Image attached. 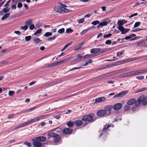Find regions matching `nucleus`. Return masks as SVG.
<instances>
[{"instance_id":"nucleus-24","label":"nucleus","mask_w":147,"mask_h":147,"mask_svg":"<svg viewBox=\"0 0 147 147\" xmlns=\"http://www.w3.org/2000/svg\"><path fill=\"white\" fill-rule=\"evenodd\" d=\"M141 103V102L140 99V97H139L137 100H136V102L135 103V106L136 107H138L140 105Z\"/></svg>"},{"instance_id":"nucleus-45","label":"nucleus","mask_w":147,"mask_h":147,"mask_svg":"<svg viewBox=\"0 0 147 147\" xmlns=\"http://www.w3.org/2000/svg\"><path fill=\"white\" fill-rule=\"evenodd\" d=\"M117 23L119 26H122L124 24L121 20H118Z\"/></svg>"},{"instance_id":"nucleus-19","label":"nucleus","mask_w":147,"mask_h":147,"mask_svg":"<svg viewBox=\"0 0 147 147\" xmlns=\"http://www.w3.org/2000/svg\"><path fill=\"white\" fill-rule=\"evenodd\" d=\"M107 24V22L106 21H103L102 22H100L99 24L97 26L98 28H99L103 26H106Z\"/></svg>"},{"instance_id":"nucleus-56","label":"nucleus","mask_w":147,"mask_h":147,"mask_svg":"<svg viewBox=\"0 0 147 147\" xmlns=\"http://www.w3.org/2000/svg\"><path fill=\"white\" fill-rule=\"evenodd\" d=\"M28 28V26L26 25H25L24 26H22L21 27V28L24 30H26Z\"/></svg>"},{"instance_id":"nucleus-17","label":"nucleus","mask_w":147,"mask_h":147,"mask_svg":"<svg viewBox=\"0 0 147 147\" xmlns=\"http://www.w3.org/2000/svg\"><path fill=\"white\" fill-rule=\"evenodd\" d=\"M136 102V99L134 98H132L128 100L127 104L129 105H132Z\"/></svg>"},{"instance_id":"nucleus-34","label":"nucleus","mask_w":147,"mask_h":147,"mask_svg":"<svg viewBox=\"0 0 147 147\" xmlns=\"http://www.w3.org/2000/svg\"><path fill=\"white\" fill-rule=\"evenodd\" d=\"M32 21L31 19H29L27 20L25 23V25L26 26H29L32 24Z\"/></svg>"},{"instance_id":"nucleus-5","label":"nucleus","mask_w":147,"mask_h":147,"mask_svg":"<svg viewBox=\"0 0 147 147\" xmlns=\"http://www.w3.org/2000/svg\"><path fill=\"white\" fill-rule=\"evenodd\" d=\"M90 53L94 54V56L100 55V49L93 48L90 50Z\"/></svg>"},{"instance_id":"nucleus-4","label":"nucleus","mask_w":147,"mask_h":147,"mask_svg":"<svg viewBox=\"0 0 147 147\" xmlns=\"http://www.w3.org/2000/svg\"><path fill=\"white\" fill-rule=\"evenodd\" d=\"M111 126L110 125H106L104 127L102 131V132L100 136L103 135L107 134L110 131V130L108 129V128Z\"/></svg>"},{"instance_id":"nucleus-13","label":"nucleus","mask_w":147,"mask_h":147,"mask_svg":"<svg viewBox=\"0 0 147 147\" xmlns=\"http://www.w3.org/2000/svg\"><path fill=\"white\" fill-rule=\"evenodd\" d=\"M70 58H68L63 60L59 61L56 62L54 63L55 65H57L59 64H60L63 63H64L66 62L67 61L71 59Z\"/></svg>"},{"instance_id":"nucleus-8","label":"nucleus","mask_w":147,"mask_h":147,"mask_svg":"<svg viewBox=\"0 0 147 147\" xmlns=\"http://www.w3.org/2000/svg\"><path fill=\"white\" fill-rule=\"evenodd\" d=\"M129 91L127 90L123 91L115 96L113 97V98L117 97H122L127 93Z\"/></svg>"},{"instance_id":"nucleus-9","label":"nucleus","mask_w":147,"mask_h":147,"mask_svg":"<svg viewBox=\"0 0 147 147\" xmlns=\"http://www.w3.org/2000/svg\"><path fill=\"white\" fill-rule=\"evenodd\" d=\"M97 114L98 116L100 117H102L107 114V112L104 110L101 109L97 111Z\"/></svg>"},{"instance_id":"nucleus-39","label":"nucleus","mask_w":147,"mask_h":147,"mask_svg":"<svg viewBox=\"0 0 147 147\" xmlns=\"http://www.w3.org/2000/svg\"><path fill=\"white\" fill-rule=\"evenodd\" d=\"M56 37H57V36L55 35H54L53 36L49 37L48 38V41H51L55 39L56 38Z\"/></svg>"},{"instance_id":"nucleus-11","label":"nucleus","mask_w":147,"mask_h":147,"mask_svg":"<svg viewBox=\"0 0 147 147\" xmlns=\"http://www.w3.org/2000/svg\"><path fill=\"white\" fill-rule=\"evenodd\" d=\"M106 100V98L104 96L100 97L95 99L94 103H100L101 102H104Z\"/></svg>"},{"instance_id":"nucleus-42","label":"nucleus","mask_w":147,"mask_h":147,"mask_svg":"<svg viewBox=\"0 0 147 147\" xmlns=\"http://www.w3.org/2000/svg\"><path fill=\"white\" fill-rule=\"evenodd\" d=\"M73 30L70 28L67 29L66 30V33H71L73 32Z\"/></svg>"},{"instance_id":"nucleus-54","label":"nucleus","mask_w":147,"mask_h":147,"mask_svg":"<svg viewBox=\"0 0 147 147\" xmlns=\"http://www.w3.org/2000/svg\"><path fill=\"white\" fill-rule=\"evenodd\" d=\"M141 24V23L140 22H137L135 23L134 27V28L137 27L138 26Z\"/></svg>"},{"instance_id":"nucleus-27","label":"nucleus","mask_w":147,"mask_h":147,"mask_svg":"<svg viewBox=\"0 0 147 147\" xmlns=\"http://www.w3.org/2000/svg\"><path fill=\"white\" fill-rule=\"evenodd\" d=\"M72 43V42H70L69 43L67 44L61 50V51H64L68 46H70Z\"/></svg>"},{"instance_id":"nucleus-10","label":"nucleus","mask_w":147,"mask_h":147,"mask_svg":"<svg viewBox=\"0 0 147 147\" xmlns=\"http://www.w3.org/2000/svg\"><path fill=\"white\" fill-rule=\"evenodd\" d=\"M135 76L147 73V69H140L134 71Z\"/></svg>"},{"instance_id":"nucleus-7","label":"nucleus","mask_w":147,"mask_h":147,"mask_svg":"<svg viewBox=\"0 0 147 147\" xmlns=\"http://www.w3.org/2000/svg\"><path fill=\"white\" fill-rule=\"evenodd\" d=\"M117 28L121 32V34H126L130 30L125 28L123 26H118Z\"/></svg>"},{"instance_id":"nucleus-29","label":"nucleus","mask_w":147,"mask_h":147,"mask_svg":"<svg viewBox=\"0 0 147 147\" xmlns=\"http://www.w3.org/2000/svg\"><path fill=\"white\" fill-rule=\"evenodd\" d=\"M112 108V107L110 105H108L106 107H105L104 108L105 110L107 112V111H110L111 109Z\"/></svg>"},{"instance_id":"nucleus-51","label":"nucleus","mask_w":147,"mask_h":147,"mask_svg":"<svg viewBox=\"0 0 147 147\" xmlns=\"http://www.w3.org/2000/svg\"><path fill=\"white\" fill-rule=\"evenodd\" d=\"M115 65L113 63H111V64H108L106 66H105V67H106V69L107 67H112L113 66H115Z\"/></svg>"},{"instance_id":"nucleus-59","label":"nucleus","mask_w":147,"mask_h":147,"mask_svg":"<svg viewBox=\"0 0 147 147\" xmlns=\"http://www.w3.org/2000/svg\"><path fill=\"white\" fill-rule=\"evenodd\" d=\"M130 109V107L129 105H126L125 106L124 109L125 111H128Z\"/></svg>"},{"instance_id":"nucleus-58","label":"nucleus","mask_w":147,"mask_h":147,"mask_svg":"<svg viewBox=\"0 0 147 147\" xmlns=\"http://www.w3.org/2000/svg\"><path fill=\"white\" fill-rule=\"evenodd\" d=\"M112 35L111 33H109V34L104 35L103 36V37L104 38H107L111 36Z\"/></svg>"},{"instance_id":"nucleus-49","label":"nucleus","mask_w":147,"mask_h":147,"mask_svg":"<svg viewBox=\"0 0 147 147\" xmlns=\"http://www.w3.org/2000/svg\"><path fill=\"white\" fill-rule=\"evenodd\" d=\"M31 37L30 36H27L25 37V40L26 41H29L31 39Z\"/></svg>"},{"instance_id":"nucleus-23","label":"nucleus","mask_w":147,"mask_h":147,"mask_svg":"<svg viewBox=\"0 0 147 147\" xmlns=\"http://www.w3.org/2000/svg\"><path fill=\"white\" fill-rule=\"evenodd\" d=\"M147 90V88L144 87L136 91L135 92V93H138L139 92H143Z\"/></svg>"},{"instance_id":"nucleus-48","label":"nucleus","mask_w":147,"mask_h":147,"mask_svg":"<svg viewBox=\"0 0 147 147\" xmlns=\"http://www.w3.org/2000/svg\"><path fill=\"white\" fill-rule=\"evenodd\" d=\"M82 45L79 44L76 45L75 47V49H74L75 50H77L80 49Z\"/></svg>"},{"instance_id":"nucleus-20","label":"nucleus","mask_w":147,"mask_h":147,"mask_svg":"<svg viewBox=\"0 0 147 147\" xmlns=\"http://www.w3.org/2000/svg\"><path fill=\"white\" fill-rule=\"evenodd\" d=\"M144 40H142L139 42H138V46H141L142 47H146L147 46L144 43Z\"/></svg>"},{"instance_id":"nucleus-41","label":"nucleus","mask_w":147,"mask_h":147,"mask_svg":"<svg viewBox=\"0 0 147 147\" xmlns=\"http://www.w3.org/2000/svg\"><path fill=\"white\" fill-rule=\"evenodd\" d=\"M41 30H42L41 29H39L38 30L34 33V35H37L38 34H39L41 32Z\"/></svg>"},{"instance_id":"nucleus-44","label":"nucleus","mask_w":147,"mask_h":147,"mask_svg":"<svg viewBox=\"0 0 147 147\" xmlns=\"http://www.w3.org/2000/svg\"><path fill=\"white\" fill-rule=\"evenodd\" d=\"M124 52V50H123L120 52H118L117 53V57H119L120 55H122Z\"/></svg>"},{"instance_id":"nucleus-33","label":"nucleus","mask_w":147,"mask_h":147,"mask_svg":"<svg viewBox=\"0 0 147 147\" xmlns=\"http://www.w3.org/2000/svg\"><path fill=\"white\" fill-rule=\"evenodd\" d=\"M10 15V13H7L4 15L2 18L1 20H5L8 18Z\"/></svg>"},{"instance_id":"nucleus-21","label":"nucleus","mask_w":147,"mask_h":147,"mask_svg":"<svg viewBox=\"0 0 147 147\" xmlns=\"http://www.w3.org/2000/svg\"><path fill=\"white\" fill-rule=\"evenodd\" d=\"M125 74L126 77L135 76L134 71L126 73Z\"/></svg>"},{"instance_id":"nucleus-22","label":"nucleus","mask_w":147,"mask_h":147,"mask_svg":"<svg viewBox=\"0 0 147 147\" xmlns=\"http://www.w3.org/2000/svg\"><path fill=\"white\" fill-rule=\"evenodd\" d=\"M53 138L54 142H59L61 139L60 136L57 134H55V136Z\"/></svg>"},{"instance_id":"nucleus-18","label":"nucleus","mask_w":147,"mask_h":147,"mask_svg":"<svg viewBox=\"0 0 147 147\" xmlns=\"http://www.w3.org/2000/svg\"><path fill=\"white\" fill-rule=\"evenodd\" d=\"M56 134H54L53 131H49L47 134V139H49L51 138H54V137H55V136Z\"/></svg>"},{"instance_id":"nucleus-14","label":"nucleus","mask_w":147,"mask_h":147,"mask_svg":"<svg viewBox=\"0 0 147 147\" xmlns=\"http://www.w3.org/2000/svg\"><path fill=\"white\" fill-rule=\"evenodd\" d=\"M72 131L73 130L72 129L67 128L63 130V132L64 134H71Z\"/></svg>"},{"instance_id":"nucleus-36","label":"nucleus","mask_w":147,"mask_h":147,"mask_svg":"<svg viewBox=\"0 0 147 147\" xmlns=\"http://www.w3.org/2000/svg\"><path fill=\"white\" fill-rule=\"evenodd\" d=\"M92 61L91 59H88L87 61L85 62V63L83 65V66H85L88 65L89 63H91Z\"/></svg>"},{"instance_id":"nucleus-64","label":"nucleus","mask_w":147,"mask_h":147,"mask_svg":"<svg viewBox=\"0 0 147 147\" xmlns=\"http://www.w3.org/2000/svg\"><path fill=\"white\" fill-rule=\"evenodd\" d=\"M22 6V4L21 3H19L18 5H17V7L19 8H21Z\"/></svg>"},{"instance_id":"nucleus-52","label":"nucleus","mask_w":147,"mask_h":147,"mask_svg":"<svg viewBox=\"0 0 147 147\" xmlns=\"http://www.w3.org/2000/svg\"><path fill=\"white\" fill-rule=\"evenodd\" d=\"M77 57L78 58V59H79V61L83 60L84 59H83V57H82V55L80 54H78L77 55Z\"/></svg>"},{"instance_id":"nucleus-30","label":"nucleus","mask_w":147,"mask_h":147,"mask_svg":"<svg viewBox=\"0 0 147 147\" xmlns=\"http://www.w3.org/2000/svg\"><path fill=\"white\" fill-rule=\"evenodd\" d=\"M144 57V56H140L138 57H135L134 58H131L130 59V61H134L139 59H142Z\"/></svg>"},{"instance_id":"nucleus-28","label":"nucleus","mask_w":147,"mask_h":147,"mask_svg":"<svg viewBox=\"0 0 147 147\" xmlns=\"http://www.w3.org/2000/svg\"><path fill=\"white\" fill-rule=\"evenodd\" d=\"M93 57H94V55L93 54H87L83 57V59L92 58Z\"/></svg>"},{"instance_id":"nucleus-31","label":"nucleus","mask_w":147,"mask_h":147,"mask_svg":"<svg viewBox=\"0 0 147 147\" xmlns=\"http://www.w3.org/2000/svg\"><path fill=\"white\" fill-rule=\"evenodd\" d=\"M108 76V74H105L101 76H100L97 77L98 79H100L102 78H105L107 77Z\"/></svg>"},{"instance_id":"nucleus-16","label":"nucleus","mask_w":147,"mask_h":147,"mask_svg":"<svg viewBox=\"0 0 147 147\" xmlns=\"http://www.w3.org/2000/svg\"><path fill=\"white\" fill-rule=\"evenodd\" d=\"M140 99L143 105H146L147 104V98H146L144 96H141L140 97Z\"/></svg>"},{"instance_id":"nucleus-6","label":"nucleus","mask_w":147,"mask_h":147,"mask_svg":"<svg viewBox=\"0 0 147 147\" xmlns=\"http://www.w3.org/2000/svg\"><path fill=\"white\" fill-rule=\"evenodd\" d=\"M32 141H33L32 144L34 147H41L42 146V144L41 142L35 140V139H32Z\"/></svg>"},{"instance_id":"nucleus-12","label":"nucleus","mask_w":147,"mask_h":147,"mask_svg":"<svg viewBox=\"0 0 147 147\" xmlns=\"http://www.w3.org/2000/svg\"><path fill=\"white\" fill-rule=\"evenodd\" d=\"M35 140H36L39 142H44L46 141V138L43 136L36 137L35 138Z\"/></svg>"},{"instance_id":"nucleus-63","label":"nucleus","mask_w":147,"mask_h":147,"mask_svg":"<svg viewBox=\"0 0 147 147\" xmlns=\"http://www.w3.org/2000/svg\"><path fill=\"white\" fill-rule=\"evenodd\" d=\"M142 29L140 28H137L133 30L132 31L133 32H136L142 30Z\"/></svg>"},{"instance_id":"nucleus-62","label":"nucleus","mask_w":147,"mask_h":147,"mask_svg":"<svg viewBox=\"0 0 147 147\" xmlns=\"http://www.w3.org/2000/svg\"><path fill=\"white\" fill-rule=\"evenodd\" d=\"M84 21V18H82L78 20V23L79 24L82 23Z\"/></svg>"},{"instance_id":"nucleus-26","label":"nucleus","mask_w":147,"mask_h":147,"mask_svg":"<svg viewBox=\"0 0 147 147\" xmlns=\"http://www.w3.org/2000/svg\"><path fill=\"white\" fill-rule=\"evenodd\" d=\"M74 124V122L71 121H67L66 125H67L68 127H71L73 126Z\"/></svg>"},{"instance_id":"nucleus-25","label":"nucleus","mask_w":147,"mask_h":147,"mask_svg":"<svg viewBox=\"0 0 147 147\" xmlns=\"http://www.w3.org/2000/svg\"><path fill=\"white\" fill-rule=\"evenodd\" d=\"M82 121L80 120H77L75 121L76 125L77 126H80L82 124Z\"/></svg>"},{"instance_id":"nucleus-57","label":"nucleus","mask_w":147,"mask_h":147,"mask_svg":"<svg viewBox=\"0 0 147 147\" xmlns=\"http://www.w3.org/2000/svg\"><path fill=\"white\" fill-rule=\"evenodd\" d=\"M119 78H126V77L125 73H124V74H122L120 75L119 76Z\"/></svg>"},{"instance_id":"nucleus-53","label":"nucleus","mask_w":147,"mask_h":147,"mask_svg":"<svg viewBox=\"0 0 147 147\" xmlns=\"http://www.w3.org/2000/svg\"><path fill=\"white\" fill-rule=\"evenodd\" d=\"M7 8H4L3 9V11L4 13H6L9 12V11L10 9L9 8L7 9Z\"/></svg>"},{"instance_id":"nucleus-37","label":"nucleus","mask_w":147,"mask_h":147,"mask_svg":"<svg viewBox=\"0 0 147 147\" xmlns=\"http://www.w3.org/2000/svg\"><path fill=\"white\" fill-rule=\"evenodd\" d=\"M28 125H29L28 123V121L26 122H25L20 125H19V126L20 127V128H21V127H24Z\"/></svg>"},{"instance_id":"nucleus-3","label":"nucleus","mask_w":147,"mask_h":147,"mask_svg":"<svg viewBox=\"0 0 147 147\" xmlns=\"http://www.w3.org/2000/svg\"><path fill=\"white\" fill-rule=\"evenodd\" d=\"M82 120L85 121L92 122L93 121V117L89 115H86L83 117Z\"/></svg>"},{"instance_id":"nucleus-46","label":"nucleus","mask_w":147,"mask_h":147,"mask_svg":"<svg viewBox=\"0 0 147 147\" xmlns=\"http://www.w3.org/2000/svg\"><path fill=\"white\" fill-rule=\"evenodd\" d=\"M52 35V33L51 32H47L44 34V36L48 37Z\"/></svg>"},{"instance_id":"nucleus-43","label":"nucleus","mask_w":147,"mask_h":147,"mask_svg":"<svg viewBox=\"0 0 147 147\" xmlns=\"http://www.w3.org/2000/svg\"><path fill=\"white\" fill-rule=\"evenodd\" d=\"M64 31L65 29L63 28H62L58 30V32L59 33L62 34L64 32Z\"/></svg>"},{"instance_id":"nucleus-15","label":"nucleus","mask_w":147,"mask_h":147,"mask_svg":"<svg viewBox=\"0 0 147 147\" xmlns=\"http://www.w3.org/2000/svg\"><path fill=\"white\" fill-rule=\"evenodd\" d=\"M122 107V105L121 103H118L115 104L113 106L114 109L116 110L120 109Z\"/></svg>"},{"instance_id":"nucleus-55","label":"nucleus","mask_w":147,"mask_h":147,"mask_svg":"<svg viewBox=\"0 0 147 147\" xmlns=\"http://www.w3.org/2000/svg\"><path fill=\"white\" fill-rule=\"evenodd\" d=\"M15 92L13 91H9L8 92V94L10 96H12L14 94Z\"/></svg>"},{"instance_id":"nucleus-40","label":"nucleus","mask_w":147,"mask_h":147,"mask_svg":"<svg viewBox=\"0 0 147 147\" xmlns=\"http://www.w3.org/2000/svg\"><path fill=\"white\" fill-rule=\"evenodd\" d=\"M100 23V21L98 20L94 21L92 22L91 24L94 25H96L98 24H99Z\"/></svg>"},{"instance_id":"nucleus-35","label":"nucleus","mask_w":147,"mask_h":147,"mask_svg":"<svg viewBox=\"0 0 147 147\" xmlns=\"http://www.w3.org/2000/svg\"><path fill=\"white\" fill-rule=\"evenodd\" d=\"M33 42L35 43V44H37L38 42H41L42 40H40L39 38H35L33 40Z\"/></svg>"},{"instance_id":"nucleus-32","label":"nucleus","mask_w":147,"mask_h":147,"mask_svg":"<svg viewBox=\"0 0 147 147\" xmlns=\"http://www.w3.org/2000/svg\"><path fill=\"white\" fill-rule=\"evenodd\" d=\"M109 51L108 49L105 48L100 50V55L101 54L105 52H107Z\"/></svg>"},{"instance_id":"nucleus-61","label":"nucleus","mask_w":147,"mask_h":147,"mask_svg":"<svg viewBox=\"0 0 147 147\" xmlns=\"http://www.w3.org/2000/svg\"><path fill=\"white\" fill-rule=\"evenodd\" d=\"M59 3L60 6H61V7H63L64 8H65L66 7H67V6L63 4L62 3Z\"/></svg>"},{"instance_id":"nucleus-60","label":"nucleus","mask_w":147,"mask_h":147,"mask_svg":"<svg viewBox=\"0 0 147 147\" xmlns=\"http://www.w3.org/2000/svg\"><path fill=\"white\" fill-rule=\"evenodd\" d=\"M111 43V42L110 40H108L106 41L105 42V44L106 45H109Z\"/></svg>"},{"instance_id":"nucleus-50","label":"nucleus","mask_w":147,"mask_h":147,"mask_svg":"<svg viewBox=\"0 0 147 147\" xmlns=\"http://www.w3.org/2000/svg\"><path fill=\"white\" fill-rule=\"evenodd\" d=\"M24 144L27 146L28 147H30L31 146V144L30 143L26 142L24 143Z\"/></svg>"},{"instance_id":"nucleus-47","label":"nucleus","mask_w":147,"mask_h":147,"mask_svg":"<svg viewBox=\"0 0 147 147\" xmlns=\"http://www.w3.org/2000/svg\"><path fill=\"white\" fill-rule=\"evenodd\" d=\"M136 78L137 80H141L144 79V76H137Z\"/></svg>"},{"instance_id":"nucleus-2","label":"nucleus","mask_w":147,"mask_h":147,"mask_svg":"<svg viewBox=\"0 0 147 147\" xmlns=\"http://www.w3.org/2000/svg\"><path fill=\"white\" fill-rule=\"evenodd\" d=\"M48 116L47 115H43L37 117L34 119H32L28 121L29 124L30 123L37 122L40 120L44 119Z\"/></svg>"},{"instance_id":"nucleus-38","label":"nucleus","mask_w":147,"mask_h":147,"mask_svg":"<svg viewBox=\"0 0 147 147\" xmlns=\"http://www.w3.org/2000/svg\"><path fill=\"white\" fill-rule=\"evenodd\" d=\"M90 29V28L87 29H85L83 30L80 33V34L81 35H83L85 34L86 32H87L89 30V29Z\"/></svg>"},{"instance_id":"nucleus-1","label":"nucleus","mask_w":147,"mask_h":147,"mask_svg":"<svg viewBox=\"0 0 147 147\" xmlns=\"http://www.w3.org/2000/svg\"><path fill=\"white\" fill-rule=\"evenodd\" d=\"M54 9L55 11L60 13H67L69 11V10L68 9L59 6L55 7Z\"/></svg>"}]
</instances>
